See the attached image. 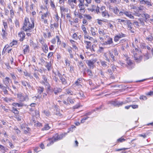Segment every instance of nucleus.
<instances>
[{"mask_svg":"<svg viewBox=\"0 0 153 153\" xmlns=\"http://www.w3.org/2000/svg\"><path fill=\"white\" fill-rule=\"evenodd\" d=\"M118 52L116 48L112 49L111 51H109L106 53H104L103 56L105 59L108 62H110V59L113 62H115L116 60V57L118 56Z\"/></svg>","mask_w":153,"mask_h":153,"instance_id":"obj_1","label":"nucleus"},{"mask_svg":"<svg viewBox=\"0 0 153 153\" xmlns=\"http://www.w3.org/2000/svg\"><path fill=\"white\" fill-rule=\"evenodd\" d=\"M34 27V20H31L30 21L28 18L25 17L24 20V23L23 24L22 29L25 31L30 32L31 30Z\"/></svg>","mask_w":153,"mask_h":153,"instance_id":"obj_2","label":"nucleus"},{"mask_svg":"<svg viewBox=\"0 0 153 153\" xmlns=\"http://www.w3.org/2000/svg\"><path fill=\"white\" fill-rule=\"evenodd\" d=\"M56 73L58 76L59 77V79L61 81L62 84L65 86H67L68 85V83L67 81L65 78L64 77L65 75L64 74L62 75L58 71H57Z\"/></svg>","mask_w":153,"mask_h":153,"instance_id":"obj_3","label":"nucleus"},{"mask_svg":"<svg viewBox=\"0 0 153 153\" xmlns=\"http://www.w3.org/2000/svg\"><path fill=\"white\" fill-rule=\"evenodd\" d=\"M17 97L19 99L21 102L27 101H28L29 99L28 96L27 95H26L25 96H24L21 94H17Z\"/></svg>","mask_w":153,"mask_h":153,"instance_id":"obj_4","label":"nucleus"},{"mask_svg":"<svg viewBox=\"0 0 153 153\" xmlns=\"http://www.w3.org/2000/svg\"><path fill=\"white\" fill-rule=\"evenodd\" d=\"M96 60H87L86 61V63L87 64L90 69H92L94 68V64L96 62Z\"/></svg>","mask_w":153,"mask_h":153,"instance_id":"obj_5","label":"nucleus"},{"mask_svg":"<svg viewBox=\"0 0 153 153\" xmlns=\"http://www.w3.org/2000/svg\"><path fill=\"white\" fill-rule=\"evenodd\" d=\"M49 14V12L47 11L46 13L42 14L41 20L42 21H43L45 24L47 23L48 20L47 19H46V18L48 16Z\"/></svg>","mask_w":153,"mask_h":153,"instance_id":"obj_6","label":"nucleus"},{"mask_svg":"<svg viewBox=\"0 0 153 153\" xmlns=\"http://www.w3.org/2000/svg\"><path fill=\"white\" fill-rule=\"evenodd\" d=\"M111 103L114 106L119 107L122 106L123 104H126V102L117 101H112L111 102Z\"/></svg>","mask_w":153,"mask_h":153,"instance_id":"obj_7","label":"nucleus"},{"mask_svg":"<svg viewBox=\"0 0 153 153\" xmlns=\"http://www.w3.org/2000/svg\"><path fill=\"white\" fill-rule=\"evenodd\" d=\"M7 33L6 32V30L3 28L2 29V32L1 33V39L4 40H6L7 39Z\"/></svg>","mask_w":153,"mask_h":153,"instance_id":"obj_8","label":"nucleus"},{"mask_svg":"<svg viewBox=\"0 0 153 153\" xmlns=\"http://www.w3.org/2000/svg\"><path fill=\"white\" fill-rule=\"evenodd\" d=\"M0 88H1L3 91L4 93L5 94H8V91L7 90V88H9L8 87L5 86L2 84L0 83Z\"/></svg>","mask_w":153,"mask_h":153,"instance_id":"obj_9","label":"nucleus"},{"mask_svg":"<svg viewBox=\"0 0 153 153\" xmlns=\"http://www.w3.org/2000/svg\"><path fill=\"white\" fill-rule=\"evenodd\" d=\"M3 84L7 87H8L9 85V82L11 81V79L8 77H6L3 79Z\"/></svg>","mask_w":153,"mask_h":153,"instance_id":"obj_10","label":"nucleus"},{"mask_svg":"<svg viewBox=\"0 0 153 153\" xmlns=\"http://www.w3.org/2000/svg\"><path fill=\"white\" fill-rule=\"evenodd\" d=\"M127 63L128 65L127 67L128 68L131 69L133 68L134 67L133 66V63L131 60H130L129 58L127 59Z\"/></svg>","mask_w":153,"mask_h":153,"instance_id":"obj_11","label":"nucleus"},{"mask_svg":"<svg viewBox=\"0 0 153 153\" xmlns=\"http://www.w3.org/2000/svg\"><path fill=\"white\" fill-rule=\"evenodd\" d=\"M131 13L130 11L124 10V14L127 17H129L132 19H134V17L131 14Z\"/></svg>","mask_w":153,"mask_h":153,"instance_id":"obj_12","label":"nucleus"},{"mask_svg":"<svg viewBox=\"0 0 153 153\" xmlns=\"http://www.w3.org/2000/svg\"><path fill=\"white\" fill-rule=\"evenodd\" d=\"M52 137L54 141L56 142L62 139V136L61 135H59L58 134L56 133Z\"/></svg>","mask_w":153,"mask_h":153,"instance_id":"obj_13","label":"nucleus"},{"mask_svg":"<svg viewBox=\"0 0 153 153\" xmlns=\"http://www.w3.org/2000/svg\"><path fill=\"white\" fill-rule=\"evenodd\" d=\"M42 79L43 80L42 82V83L45 85H49V84L47 78L46 76L44 75H42Z\"/></svg>","mask_w":153,"mask_h":153,"instance_id":"obj_14","label":"nucleus"},{"mask_svg":"<svg viewBox=\"0 0 153 153\" xmlns=\"http://www.w3.org/2000/svg\"><path fill=\"white\" fill-rule=\"evenodd\" d=\"M25 34L24 32H22L19 33L18 36L20 37L19 40L20 41H22L25 39Z\"/></svg>","mask_w":153,"mask_h":153,"instance_id":"obj_15","label":"nucleus"},{"mask_svg":"<svg viewBox=\"0 0 153 153\" xmlns=\"http://www.w3.org/2000/svg\"><path fill=\"white\" fill-rule=\"evenodd\" d=\"M48 87L46 90L47 92L48 95H51L53 94V90L51 89V86L50 84L47 85Z\"/></svg>","mask_w":153,"mask_h":153,"instance_id":"obj_16","label":"nucleus"},{"mask_svg":"<svg viewBox=\"0 0 153 153\" xmlns=\"http://www.w3.org/2000/svg\"><path fill=\"white\" fill-rule=\"evenodd\" d=\"M101 13L102 16L103 17L108 18L110 17V15L108 13V11L106 10L101 11Z\"/></svg>","mask_w":153,"mask_h":153,"instance_id":"obj_17","label":"nucleus"},{"mask_svg":"<svg viewBox=\"0 0 153 153\" xmlns=\"http://www.w3.org/2000/svg\"><path fill=\"white\" fill-rule=\"evenodd\" d=\"M36 89L38 93L40 94H41L44 90V88L43 87H37Z\"/></svg>","mask_w":153,"mask_h":153,"instance_id":"obj_18","label":"nucleus"},{"mask_svg":"<svg viewBox=\"0 0 153 153\" xmlns=\"http://www.w3.org/2000/svg\"><path fill=\"white\" fill-rule=\"evenodd\" d=\"M82 81V79L81 78H79L75 82V84L77 86L80 87L82 86V85H80V83H81Z\"/></svg>","mask_w":153,"mask_h":153,"instance_id":"obj_19","label":"nucleus"},{"mask_svg":"<svg viewBox=\"0 0 153 153\" xmlns=\"http://www.w3.org/2000/svg\"><path fill=\"white\" fill-rule=\"evenodd\" d=\"M62 89L60 88H54L53 89V92L55 95L57 94L58 93L61 92L62 91Z\"/></svg>","mask_w":153,"mask_h":153,"instance_id":"obj_20","label":"nucleus"},{"mask_svg":"<svg viewBox=\"0 0 153 153\" xmlns=\"http://www.w3.org/2000/svg\"><path fill=\"white\" fill-rule=\"evenodd\" d=\"M25 47V48L23 49V53L25 54L27 52H29L30 51L29 47L28 45H25L24 46Z\"/></svg>","mask_w":153,"mask_h":153,"instance_id":"obj_21","label":"nucleus"},{"mask_svg":"<svg viewBox=\"0 0 153 153\" xmlns=\"http://www.w3.org/2000/svg\"><path fill=\"white\" fill-rule=\"evenodd\" d=\"M107 71L109 74L110 75V78L111 79H115L114 76L112 72V71L110 69H108Z\"/></svg>","mask_w":153,"mask_h":153,"instance_id":"obj_22","label":"nucleus"},{"mask_svg":"<svg viewBox=\"0 0 153 153\" xmlns=\"http://www.w3.org/2000/svg\"><path fill=\"white\" fill-rule=\"evenodd\" d=\"M125 23H126L128 25V29H132L133 28V24L132 23L130 20H128L126 21L125 22Z\"/></svg>","mask_w":153,"mask_h":153,"instance_id":"obj_23","label":"nucleus"},{"mask_svg":"<svg viewBox=\"0 0 153 153\" xmlns=\"http://www.w3.org/2000/svg\"><path fill=\"white\" fill-rule=\"evenodd\" d=\"M42 48L45 53H46L48 52V48L46 44H44L43 45V47Z\"/></svg>","mask_w":153,"mask_h":153,"instance_id":"obj_24","label":"nucleus"},{"mask_svg":"<svg viewBox=\"0 0 153 153\" xmlns=\"http://www.w3.org/2000/svg\"><path fill=\"white\" fill-rule=\"evenodd\" d=\"M100 64L104 68H107L108 67V65L107 64V62L105 61H100Z\"/></svg>","mask_w":153,"mask_h":153,"instance_id":"obj_25","label":"nucleus"},{"mask_svg":"<svg viewBox=\"0 0 153 153\" xmlns=\"http://www.w3.org/2000/svg\"><path fill=\"white\" fill-rule=\"evenodd\" d=\"M106 42L108 45H111L113 43L112 39L109 37L108 38Z\"/></svg>","mask_w":153,"mask_h":153,"instance_id":"obj_26","label":"nucleus"},{"mask_svg":"<svg viewBox=\"0 0 153 153\" xmlns=\"http://www.w3.org/2000/svg\"><path fill=\"white\" fill-rule=\"evenodd\" d=\"M51 128L48 124H45L44 127L42 129V131L47 130H49Z\"/></svg>","mask_w":153,"mask_h":153,"instance_id":"obj_27","label":"nucleus"},{"mask_svg":"<svg viewBox=\"0 0 153 153\" xmlns=\"http://www.w3.org/2000/svg\"><path fill=\"white\" fill-rule=\"evenodd\" d=\"M48 139L50 141V142L47 144L48 146H50L51 145L53 144L54 142H55L54 141V140L53 139V137L52 138H48Z\"/></svg>","mask_w":153,"mask_h":153,"instance_id":"obj_28","label":"nucleus"},{"mask_svg":"<svg viewBox=\"0 0 153 153\" xmlns=\"http://www.w3.org/2000/svg\"><path fill=\"white\" fill-rule=\"evenodd\" d=\"M142 57L141 56H139V58L134 56V59L135 61L137 62H140L142 60Z\"/></svg>","mask_w":153,"mask_h":153,"instance_id":"obj_29","label":"nucleus"},{"mask_svg":"<svg viewBox=\"0 0 153 153\" xmlns=\"http://www.w3.org/2000/svg\"><path fill=\"white\" fill-rule=\"evenodd\" d=\"M81 27L82 28V29L84 33V35H87L88 34V33L86 31V28L85 27L84 25H82Z\"/></svg>","mask_w":153,"mask_h":153,"instance_id":"obj_30","label":"nucleus"},{"mask_svg":"<svg viewBox=\"0 0 153 153\" xmlns=\"http://www.w3.org/2000/svg\"><path fill=\"white\" fill-rule=\"evenodd\" d=\"M12 109L11 111L15 114H18L19 113V111L17 109L14 107H13L12 108Z\"/></svg>","mask_w":153,"mask_h":153,"instance_id":"obj_31","label":"nucleus"},{"mask_svg":"<svg viewBox=\"0 0 153 153\" xmlns=\"http://www.w3.org/2000/svg\"><path fill=\"white\" fill-rule=\"evenodd\" d=\"M12 105L14 107L18 106V107H22L23 106V104L22 103H13Z\"/></svg>","mask_w":153,"mask_h":153,"instance_id":"obj_32","label":"nucleus"},{"mask_svg":"<svg viewBox=\"0 0 153 153\" xmlns=\"http://www.w3.org/2000/svg\"><path fill=\"white\" fill-rule=\"evenodd\" d=\"M47 64L45 66L48 71H50L51 69V62H47Z\"/></svg>","mask_w":153,"mask_h":153,"instance_id":"obj_33","label":"nucleus"},{"mask_svg":"<svg viewBox=\"0 0 153 153\" xmlns=\"http://www.w3.org/2000/svg\"><path fill=\"white\" fill-rule=\"evenodd\" d=\"M131 9H134L136 11H138V10H141V9L139 7H137L136 6L132 5L131 6Z\"/></svg>","mask_w":153,"mask_h":153,"instance_id":"obj_34","label":"nucleus"},{"mask_svg":"<svg viewBox=\"0 0 153 153\" xmlns=\"http://www.w3.org/2000/svg\"><path fill=\"white\" fill-rule=\"evenodd\" d=\"M87 73L90 78H92L93 76V74L91 71L90 69H88L87 70Z\"/></svg>","mask_w":153,"mask_h":153,"instance_id":"obj_35","label":"nucleus"},{"mask_svg":"<svg viewBox=\"0 0 153 153\" xmlns=\"http://www.w3.org/2000/svg\"><path fill=\"white\" fill-rule=\"evenodd\" d=\"M30 46H32L34 48H36L37 47V46L36 44H35L32 40H30Z\"/></svg>","mask_w":153,"mask_h":153,"instance_id":"obj_36","label":"nucleus"},{"mask_svg":"<svg viewBox=\"0 0 153 153\" xmlns=\"http://www.w3.org/2000/svg\"><path fill=\"white\" fill-rule=\"evenodd\" d=\"M84 42L85 43H86L87 44V46H86V48H88L89 47L91 46V42L85 41Z\"/></svg>","mask_w":153,"mask_h":153,"instance_id":"obj_37","label":"nucleus"},{"mask_svg":"<svg viewBox=\"0 0 153 153\" xmlns=\"http://www.w3.org/2000/svg\"><path fill=\"white\" fill-rule=\"evenodd\" d=\"M66 92L68 94L72 95L73 94V91L70 89H66Z\"/></svg>","mask_w":153,"mask_h":153,"instance_id":"obj_38","label":"nucleus"},{"mask_svg":"<svg viewBox=\"0 0 153 153\" xmlns=\"http://www.w3.org/2000/svg\"><path fill=\"white\" fill-rule=\"evenodd\" d=\"M67 100L68 101V102H69L71 104H73L74 103V99H71L70 98H69V97H68L67 99Z\"/></svg>","mask_w":153,"mask_h":153,"instance_id":"obj_39","label":"nucleus"},{"mask_svg":"<svg viewBox=\"0 0 153 153\" xmlns=\"http://www.w3.org/2000/svg\"><path fill=\"white\" fill-rule=\"evenodd\" d=\"M17 43V42L16 40H13L12 42L10 43V46L12 47L14 45H16Z\"/></svg>","mask_w":153,"mask_h":153,"instance_id":"obj_40","label":"nucleus"},{"mask_svg":"<svg viewBox=\"0 0 153 153\" xmlns=\"http://www.w3.org/2000/svg\"><path fill=\"white\" fill-rule=\"evenodd\" d=\"M77 95H78V97H79L81 99L83 98H84L85 96L82 92H79L78 93Z\"/></svg>","mask_w":153,"mask_h":153,"instance_id":"obj_41","label":"nucleus"},{"mask_svg":"<svg viewBox=\"0 0 153 153\" xmlns=\"http://www.w3.org/2000/svg\"><path fill=\"white\" fill-rule=\"evenodd\" d=\"M117 35L120 37L119 38L120 39L122 38L125 37L126 36L125 34H123L122 33H119Z\"/></svg>","mask_w":153,"mask_h":153,"instance_id":"obj_42","label":"nucleus"},{"mask_svg":"<svg viewBox=\"0 0 153 153\" xmlns=\"http://www.w3.org/2000/svg\"><path fill=\"white\" fill-rule=\"evenodd\" d=\"M140 46L141 48L143 49H146V44L144 43H142L140 44Z\"/></svg>","mask_w":153,"mask_h":153,"instance_id":"obj_43","label":"nucleus"},{"mask_svg":"<svg viewBox=\"0 0 153 153\" xmlns=\"http://www.w3.org/2000/svg\"><path fill=\"white\" fill-rule=\"evenodd\" d=\"M75 15L78 17L80 19H82L83 18L82 14L80 13H79L77 14L74 13Z\"/></svg>","mask_w":153,"mask_h":153,"instance_id":"obj_44","label":"nucleus"},{"mask_svg":"<svg viewBox=\"0 0 153 153\" xmlns=\"http://www.w3.org/2000/svg\"><path fill=\"white\" fill-rule=\"evenodd\" d=\"M78 65L79 68H83L84 66L83 63L81 61H79L78 62Z\"/></svg>","mask_w":153,"mask_h":153,"instance_id":"obj_45","label":"nucleus"},{"mask_svg":"<svg viewBox=\"0 0 153 153\" xmlns=\"http://www.w3.org/2000/svg\"><path fill=\"white\" fill-rule=\"evenodd\" d=\"M10 74L13 81L14 80H16L17 78L13 73H11Z\"/></svg>","mask_w":153,"mask_h":153,"instance_id":"obj_46","label":"nucleus"},{"mask_svg":"<svg viewBox=\"0 0 153 153\" xmlns=\"http://www.w3.org/2000/svg\"><path fill=\"white\" fill-rule=\"evenodd\" d=\"M126 141V139H124L123 138H122V137H121V138H119V139H117V141L118 142H123L124 141Z\"/></svg>","mask_w":153,"mask_h":153,"instance_id":"obj_47","label":"nucleus"},{"mask_svg":"<svg viewBox=\"0 0 153 153\" xmlns=\"http://www.w3.org/2000/svg\"><path fill=\"white\" fill-rule=\"evenodd\" d=\"M3 25H4V30H6V29L8 28V26H7V23L5 22H3Z\"/></svg>","mask_w":153,"mask_h":153,"instance_id":"obj_48","label":"nucleus"},{"mask_svg":"<svg viewBox=\"0 0 153 153\" xmlns=\"http://www.w3.org/2000/svg\"><path fill=\"white\" fill-rule=\"evenodd\" d=\"M21 83H22V85L23 86L25 87L26 88H27L26 87H27V82L25 81H21Z\"/></svg>","mask_w":153,"mask_h":153,"instance_id":"obj_49","label":"nucleus"},{"mask_svg":"<svg viewBox=\"0 0 153 153\" xmlns=\"http://www.w3.org/2000/svg\"><path fill=\"white\" fill-rule=\"evenodd\" d=\"M78 6L80 9H81V10L82 9H85V7L83 4H79Z\"/></svg>","mask_w":153,"mask_h":153,"instance_id":"obj_50","label":"nucleus"},{"mask_svg":"<svg viewBox=\"0 0 153 153\" xmlns=\"http://www.w3.org/2000/svg\"><path fill=\"white\" fill-rule=\"evenodd\" d=\"M91 32L92 35L94 36L96 35V33L95 31L94 30V28L91 27Z\"/></svg>","mask_w":153,"mask_h":153,"instance_id":"obj_51","label":"nucleus"},{"mask_svg":"<svg viewBox=\"0 0 153 153\" xmlns=\"http://www.w3.org/2000/svg\"><path fill=\"white\" fill-rule=\"evenodd\" d=\"M120 37L118 36L117 35L115 36L114 38V40L115 42H117V41H119L120 39Z\"/></svg>","mask_w":153,"mask_h":153,"instance_id":"obj_52","label":"nucleus"},{"mask_svg":"<svg viewBox=\"0 0 153 153\" xmlns=\"http://www.w3.org/2000/svg\"><path fill=\"white\" fill-rule=\"evenodd\" d=\"M15 117L16 118V119L18 121H21V117L19 116V115H16L15 116Z\"/></svg>","mask_w":153,"mask_h":153,"instance_id":"obj_53","label":"nucleus"},{"mask_svg":"<svg viewBox=\"0 0 153 153\" xmlns=\"http://www.w3.org/2000/svg\"><path fill=\"white\" fill-rule=\"evenodd\" d=\"M104 48L102 47H100L99 49L98 50V52L100 53H102L104 51Z\"/></svg>","mask_w":153,"mask_h":153,"instance_id":"obj_54","label":"nucleus"},{"mask_svg":"<svg viewBox=\"0 0 153 153\" xmlns=\"http://www.w3.org/2000/svg\"><path fill=\"white\" fill-rule=\"evenodd\" d=\"M114 13L117 14L119 12V10L117 7H116L114 9Z\"/></svg>","mask_w":153,"mask_h":153,"instance_id":"obj_55","label":"nucleus"},{"mask_svg":"<svg viewBox=\"0 0 153 153\" xmlns=\"http://www.w3.org/2000/svg\"><path fill=\"white\" fill-rule=\"evenodd\" d=\"M56 39H57V44L60 45L61 44V41L60 40L59 37L58 36H56Z\"/></svg>","mask_w":153,"mask_h":153,"instance_id":"obj_56","label":"nucleus"},{"mask_svg":"<svg viewBox=\"0 0 153 153\" xmlns=\"http://www.w3.org/2000/svg\"><path fill=\"white\" fill-rule=\"evenodd\" d=\"M9 47L8 45H6L5 46L3 49L2 53H4L5 52H6V51L7 49Z\"/></svg>","mask_w":153,"mask_h":153,"instance_id":"obj_57","label":"nucleus"},{"mask_svg":"<svg viewBox=\"0 0 153 153\" xmlns=\"http://www.w3.org/2000/svg\"><path fill=\"white\" fill-rule=\"evenodd\" d=\"M140 100H145L147 99V97L144 96L142 95L140 97Z\"/></svg>","mask_w":153,"mask_h":153,"instance_id":"obj_58","label":"nucleus"},{"mask_svg":"<svg viewBox=\"0 0 153 153\" xmlns=\"http://www.w3.org/2000/svg\"><path fill=\"white\" fill-rule=\"evenodd\" d=\"M131 107H132V108L133 109H136L138 108V106L137 105H131Z\"/></svg>","mask_w":153,"mask_h":153,"instance_id":"obj_59","label":"nucleus"},{"mask_svg":"<svg viewBox=\"0 0 153 153\" xmlns=\"http://www.w3.org/2000/svg\"><path fill=\"white\" fill-rule=\"evenodd\" d=\"M10 12L11 17H13V16H14V12L13 10L12 9H11L10 10Z\"/></svg>","mask_w":153,"mask_h":153,"instance_id":"obj_60","label":"nucleus"},{"mask_svg":"<svg viewBox=\"0 0 153 153\" xmlns=\"http://www.w3.org/2000/svg\"><path fill=\"white\" fill-rule=\"evenodd\" d=\"M44 113L47 116H49L50 115V112L47 111H44Z\"/></svg>","mask_w":153,"mask_h":153,"instance_id":"obj_61","label":"nucleus"},{"mask_svg":"<svg viewBox=\"0 0 153 153\" xmlns=\"http://www.w3.org/2000/svg\"><path fill=\"white\" fill-rule=\"evenodd\" d=\"M150 16L147 14H144L143 17L145 18L146 19L149 18Z\"/></svg>","mask_w":153,"mask_h":153,"instance_id":"obj_62","label":"nucleus"},{"mask_svg":"<svg viewBox=\"0 0 153 153\" xmlns=\"http://www.w3.org/2000/svg\"><path fill=\"white\" fill-rule=\"evenodd\" d=\"M14 129L15 130L16 133L18 134H20L21 131L19 130L17 128H15Z\"/></svg>","mask_w":153,"mask_h":153,"instance_id":"obj_63","label":"nucleus"},{"mask_svg":"<svg viewBox=\"0 0 153 153\" xmlns=\"http://www.w3.org/2000/svg\"><path fill=\"white\" fill-rule=\"evenodd\" d=\"M53 53L52 52H50L49 53L48 56V58H50L53 55Z\"/></svg>","mask_w":153,"mask_h":153,"instance_id":"obj_64","label":"nucleus"}]
</instances>
